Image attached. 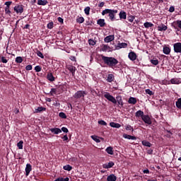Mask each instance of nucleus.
I'll use <instances>...</instances> for the list:
<instances>
[{
    "label": "nucleus",
    "instance_id": "obj_1",
    "mask_svg": "<svg viewBox=\"0 0 181 181\" xmlns=\"http://www.w3.org/2000/svg\"><path fill=\"white\" fill-rule=\"evenodd\" d=\"M100 57H101L102 63H103L106 67L113 69H117L119 62L115 57H107L103 54H100Z\"/></svg>",
    "mask_w": 181,
    "mask_h": 181
},
{
    "label": "nucleus",
    "instance_id": "obj_2",
    "mask_svg": "<svg viewBox=\"0 0 181 181\" xmlns=\"http://www.w3.org/2000/svg\"><path fill=\"white\" fill-rule=\"evenodd\" d=\"M104 97L105 98H107L108 101H110L113 104H117V103H118L119 105H124V103L122 102V97L121 96H117L115 99L114 96L106 92V93L104 95Z\"/></svg>",
    "mask_w": 181,
    "mask_h": 181
},
{
    "label": "nucleus",
    "instance_id": "obj_3",
    "mask_svg": "<svg viewBox=\"0 0 181 181\" xmlns=\"http://www.w3.org/2000/svg\"><path fill=\"white\" fill-rule=\"evenodd\" d=\"M118 13V10L105 8L102 11L103 16H105V15L108 14L109 19L111 22H114L115 21V14Z\"/></svg>",
    "mask_w": 181,
    "mask_h": 181
},
{
    "label": "nucleus",
    "instance_id": "obj_4",
    "mask_svg": "<svg viewBox=\"0 0 181 181\" xmlns=\"http://www.w3.org/2000/svg\"><path fill=\"white\" fill-rule=\"evenodd\" d=\"M23 8H24L23 5L19 4V5L16 6L13 8V9L17 15H22V13H23Z\"/></svg>",
    "mask_w": 181,
    "mask_h": 181
},
{
    "label": "nucleus",
    "instance_id": "obj_5",
    "mask_svg": "<svg viewBox=\"0 0 181 181\" xmlns=\"http://www.w3.org/2000/svg\"><path fill=\"white\" fill-rule=\"evenodd\" d=\"M172 26L176 30H181V20H177L172 23Z\"/></svg>",
    "mask_w": 181,
    "mask_h": 181
},
{
    "label": "nucleus",
    "instance_id": "obj_6",
    "mask_svg": "<svg viewBox=\"0 0 181 181\" xmlns=\"http://www.w3.org/2000/svg\"><path fill=\"white\" fill-rule=\"evenodd\" d=\"M66 69L67 70H69V71H70V73H71L72 77H74V76L76 75V70H77V68H76V66L73 65H67Z\"/></svg>",
    "mask_w": 181,
    "mask_h": 181
},
{
    "label": "nucleus",
    "instance_id": "obj_7",
    "mask_svg": "<svg viewBox=\"0 0 181 181\" xmlns=\"http://www.w3.org/2000/svg\"><path fill=\"white\" fill-rule=\"evenodd\" d=\"M175 53H181V42H177L173 45Z\"/></svg>",
    "mask_w": 181,
    "mask_h": 181
},
{
    "label": "nucleus",
    "instance_id": "obj_8",
    "mask_svg": "<svg viewBox=\"0 0 181 181\" xmlns=\"http://www.w3.org/2000/svg\"><path fill=\"white\" fill-rule=\"evenodd\" d=\"M84 94H85V95H87V92H86V91H83V92H82V91H77V92L74 94V97L75 98H76V99H78V98H81V97L84 98Z\"/></svg>",
    "mask_w": 181,
    "mask_h": 181
},
{
    "label": "nucleus",
    "instance_id": "obj_9",
    "mask_svg": "<svg viewBox=\"0 0 181 181\" xmlns=\"http://www.w3.org/2000/svg\"><path fill=\"white\" fill-rule=\"evenodd\" d=\"M141 119L145 122V124H148V125L152 124V120H151V117H149V115H144L141 118Z\"/></svg>",
    "mask_w": 181,
    "mask_h": 181
},
{
    "label": "nucleus",
    "instance_id": "obj_10",
    "mask_svg": "<svg viewBox=\"0 0 181 181\" xmlns=\"http://www.w3.org/2000/svg\"><path fill=\"white\" fill-rule=\"evenodd\" d=\"M115 37L114 36V35H108L104 38V42H105V43H110V42H112L113 40H115Z\"/></svg>",
    "mask_w": 181,
    "mask_h": 181
},
{
    "label": "nucleus",
    "instance_id": "obj_11",
    "mask_svg": "<svg viewBox=\"0 0 181 181\" xmlns=\"http://www.w3.org/2000/svg\"><path fill=\"white\" fill-rule=\"evenodd\" d=\"M49 131L52 133L54 134V135H59V134H61L62 129L57 127L52 128L49 129Z\"/></svg>",
    "mask_w": 181,
    "mask_h": 181
},
{
    "label": "nucleus",
    "instance_id": "obj_12",
    "mask_svg": "<svg viewBox=\"0 0 181 181\" xmlns=\"http://www.w3.org/2000/svg\"><path fill=\"white\" fill-rule=\"evenodd\" d=\"M128 47V44L126 42H122V43H119L117 46H116V49L117 50H119V49H125Z\"/></svg>",
    "mask_w": 181,
    "mask_h": 181
},
{
    "label": "nucleus",
    "instance_id": "obj_13",
    "mask_svg": "<svg viewBox=\"0 0 181 181\" xmlns=\"http://www.w3.org/2000/svg\"><path fill=\"white\" fill-rule=\"evenodd\" d=\"M129 59L134 62L136 60V54L134 52H130L128 55Z\"/></svg>",
    "mask_w": 181,
    "mask_h": 181
},
{
    "label": "nucleus",
    "instance_id": "obj_14",
    "mask_svg": "<svg viewBox=\"0 0 181 181\" xmlns=\"http://www.w3.org/2000/svg\"><path fill=\"white\" fill-rule=\"evenodd\" d=\"M114 165H115L114 162L110 161L108 163L103 164V168H104V169H111V168H112Z\"/></svg>",
    "mask_w": 181,
    "mask_h": 181
},
{
    "label": "nucleus",
    "instance_id": "obj_15",
    "mask_svg": "<svg viewBox=\"0 0 181 181\" xmlns=\"http://www.w3.org/2000/svg\"><path fill=\"white\" fill-rule=\"evenodd\" d=\"M30 172H32V165L28 163L25 167V175L29 176Z\"/></svg>",
    "mask_w": 181,
    "mask_h": 181
},
{
    "label": "nucleus",
    "instance_id": "obj_16",
    "mask_svg": "<svg viewBox=\"0 0 181 181\" xmlns=\"http://www.w3.org/2000/svg\"><path fill=\"white\" fill-rule=\"evenodd\" d=\"M106 80H107V83H112V81H114V80H115V76H114V74H110L107 75Z\"/></svg>",
    "mask_w": 181,
    "mask_h": 181
},
{
    "label": "nucleus",
    "instance_id": "obj_17",
    "mask_svg": "<svg viewBox=\"0 0 181 181\" xmlns=\"http://www.w3.org/2000/svg\"><path fill=\"white\" fill-rule=\"evenodd\" d=\"M97 24L99 25L100 28H104V26H105V20L100 18L97 21Z\"/></svg>",
    "mask_w": 181,
    "mask_h": 181
},
{
    "label": "nucleus",
    "instance_id": "obj_18",
    "mask_svg": "<svg viewBox=\"0 0 181 181\" xmlns=\"http://www.w3.org/2000/svg\"><path fill=\"white\" fill-rule=\"evenodd\" d=\"M170 83H171V84H180L181 81L180 78H173L170 79Z\"/></svg>",
    "mask_w": 181,
    "mask_h": 181
},
{
    "label": "nucleus",
    "instance_id": "obj_19",
    "mask_svg": "<svg viewBox=\"0 0 181 181\" xmlns=\"http://www.w3.org/2000/svg\"><path fill=\"white\" fill-rule=\"evenodd\" d=\"M158 30L159 32H163L165 30H168V26L165 25V24H161L158 26Z\"/></svg>",
    "mask_w": 181,
    "mask_h": 181
},
{
    "label": "nucleus",
    "instance_id": "obj_20",
    "mask_svg": "<svg viewBox=\"0 0 181 181\" xmlns=\"http://www.w3.org/2000/svg\"><path fill=\"white\" fill-rule=\"evenodd\" d=\"M123 138L125 139H132L133 141H136V136H131L129 134H123Z\"/></svg>",
    "mask_w": 181,
    "mask_h": 181
},
{
    "label": "nucleus",
    "instance_id": "obj_21",
    "mask_svg": "<svg viewBox=\"0 0 181 181\" xmlns=\"http://www.w3.org/2000/svg\"><path fill=\"white\" fill-rule=\"evenodd\" d=\"M101 50L102 52H111V47L107 45H103Z\"/></svg>",
    "mask_w": 181,
    "mask_h": 181
},
{
    "label": "nucleus",
    "instance_id": "obj_22",
    "mask_svg": "<svg viewBox=\"0 0 181 181\" xmlns=\"http://www.w3.org/2000/svg\"><path fill=\"white\" fill-rule=\"evenodd\" d=\"M47 79L49 81H54V80H56V78H54L52 73H48L47 75Z\"/></svg>",
    "mask_w": 181,
    "mask_h": 181
},
{
    "label": "nucleus",
    "instance_id": "obj_23",
    "mask_svg": "<svg viewBox=\"0 0 181 181\" xmlns=\"http://www.w3.org/2000/svg\"><path fill=\"white\" fill-rule=\"evenodd\" d=\"M119 19H127V12L121 11L119 13Z\"/></svg>",
    "mask_w": 181,
    "mask_h": 181
},
{
    "label": "nucleus",
    "instance_id": "obj_24",
    "mask_svg": "<svg viewBox=\"0 0 181 181\" xmlns=\"http://www.w3.org/2000/svg\"><path fill=\"white\" fill-rule=\"evenodd\" d=\"M144 116V111L142 110H139L135 113V117L136 118H143V117Z\"/></svg>",
    "mask_w": 181,
    "mask_h": 181
},
{
    "label": "nucleus",
    "instance_id": "obj_25",
    "mask_svg": "<svg viewBox=\"0 0 181 181\" xmlns=\"http://www.w3.org/2000/svg\"><path fill=\"white\" fill-rule=\"evenodd\" d=\"M117 180V176L115 175L112 174L107 176V181H116Z\"/></svg>",
    "mask_w": 181,
    "mask_h": 181
},
{
    "label": "nucleus",
    "instance_id": "obj_26",
    "mask_svg": "<svg viewBox=\"0 0 181 181\" xmlns=\"http://www.w3.org/2000/svg\"><path fill=\"white\" fill-rule=\"evenodd\" d=\"M49 4V1L47 0H38L37 1V5H41L42 6H45V5H47Z\"/></svg>",
    "mask_w": 181,
    "mask_h": 181
},
{
    "label": "nucleus",
    "instance_id": "obj_27",
    "mask_svg": "<svg viewBox=\"0 0 181 181\" xmlns=\"http://www.w3.org/2000/svg\"><path fill=\"white\" fill-rule=\"evenodd\" d=\"M42 111H46V107H38L37 109L35 110L34 112L35 114H37L39 112H42Z\"/></svg>",
    "mask_w": 181,
    "mask_h": 181
},
{
    "label": "nucleus",
    "instance_id": "obj_28",
    "mask_svg": "<svg viewBox=\"0 0 181 181\" xmlns=\"http://www.w3.org/2000/svg\"><path fill=\"white\" fill-rule=\"evenodd\" d=\"M128 103L133 104L134 105H135V104L136 103V98H135L134 97H130L129 98Z\"/></svg>",
    "mask_w": 181,
    "mask_h": 181
},
{
    "label": "nucleus",
    "instance_id": "obj_29",
    "mask_svg": "<svg viewBox=\"0 0 181 181\" xmlns=\"http://www.w3.org/2000/svg\"><path fill=\"white\" fill-rule=\"evenodd\" d=\"M110 125L112 127V128H121V124H120L115 123L114 122H110Z\"/></svg>",
    "mask_w": 181,
    "mask_h": 181
},
{
    "label": "nucleus",
    "instance_id": "obj_30",
    "mask_svg": "<svg viewBox=\"0 0 181 181\" xmlns=\"http://www.w3.org/2000/svg\"><path fill=\"white\" fill-rule=\"evenodd\" d=\"M112 146H109L105 149V151L107 152V153H108L109 155H114V150H112Z\"/></svg>",
    "mask_w": 181,
    "mask_h": 181
},
{
    "label": "nucleus",
    "instance_id": "obj_31",
    "mask_svg": "<svg viewBox=\"0 0 181 181\" xmlns=\"http://www.w3.org/2000/svg\"><path fill=\"white\" fill-rule=\"evenodd\" d=\"M141 144L142 145H144V146H147L148 148H151V146H152V144H151V142L146 140L142 141Z\"/></svg>",
    "mask_w": 181,
    "mask_h": 181
},
{
    "label": "nucleus",
    "instance_id": "obj_32",
    "mask_svg": "<svg viewBox=\"0 0 181 181\" xmlns=\"http://www.w3.org/2000/svg\"><path fill=\"white\" fill-rule=\"evenodd\" d=\"M163 52L164 54H170V48L169 47H164Z\"/></svg>",
    "mask_w": 181,
    "mask_h": 181
},
{
    "label": "nucleus",
    "instance_id": "obj_33",
    "mask_svg": "<svg viewBox=\"0 0 181 181\" xmlns=\"http://www.w3.org/2000/svg\"><path fill=\"white\" fill-rule=\"evenodd\" d=\"M144 26L146 29H149V28H152L153 26V23H149V22H146L144 23Z\"/></svg>",
    "mask_w": 181,
    "mask_h": 181
},
{
    "label": "nucleus",
    "instance_id": "obj_34",
    "mask_svg": "<svg viewBox=\"0 0 181 181\" xmlns=\"http://www.w3.org/2000/svg\"><path fill=\"white\" fill-rule=\"evenodd\" d=\"M90 138L95 141V142H97V144H99V142H101V141L100 140V139H98V136H95V135H92L90 136Z\"/></svg>",
    "mask_w": 181,
    "mask_h": 181
},
{
    "label": "nucleus",
    "instance_id": "obj_35",
    "mask_svg": "<svg viewBox=\"0 0 181 181\" xmlns=\"http://www.w3.org/2000/svg\"><path fill=\"white\" fill-rule=\"evenodd\" d=\"M6 15H8V16H11L12 11H11V7L10 8H4Z\"/></svg>",
    "mask_w": 181,
    "mask_h": 181
},
{
    "label": "nucleus",
    "instance_id": "obj_36",
    "mask_svg": "<svg viewBox=\"0 0 181 181\" xmlns=\"http://www.w3.org/2000/svg\"><path fill=\"white\" fill-rule=\"evenodd\" d=\"M64 170H67L68 172H70L71 169H73V167L70 165H66L63 167Z\"/></svg>",
    "mask_w": 181,
    "mask_h": 181
},
{
    "label": "nucleus",
    "instance_id": "obj_37",
    "mask_svg": "<svg viewBox=\"0 0 181 181\" xmlns=\"http://www.w3.org/2000/svg\"><path fill=\"white\" fill-rule=\"evenodd\" d=\"M175 105L177 108H179V110H181V98L177 99V101L175 103Z\"/></svg>",
    "mask_w": 181,
    "mask_h": 181
},
{
    "label": "nucleus",
    "instance_id": "obj_38",
    "mask_svg": "<svg viewBox=\"0 0 181 181\" xmlns=\"http://www.w3.org/2000/svg\"><path fill=\"white\" fill-rule=\"evenodd\" d=\"M76 22L77 23H83L84 22V17L78 16L76 18Z\"/></svg>",
    "mask_w": 181,
    "mask_h": 181
},
{
    "label": "nucleus",
    "instance_id": "obj_39",
    "mask_svg": "<svg viewBox=\"0 0 181 181\" xmlns=\"http://www.w3.org/2000/svg\"><path fill=\"white\" fill-rule=\"evenodd\" d=\"M70 180V179L69 177H66V178H64V177H58L57 178L56 180H54V181H69Z\"/></svg>",
    "mask_w": 181,
    "mask_h": 181
},
{
    "label": "nucleus",
    "instance_id": "obj_40",
    "mask_svg": "<svg viewBox=\"0 0 181 181\" xmlns=\"http://www.w3.org/2000/svg\"><path fill=\"white\" fill-rule=\"evenodd\" d=\"M59 117L60 118H62L63 119H66V118H67V115H66V113L61 112L59 113Z\"/></svg>",
    "mask_w": 181,
    "mask_h": 181
},
{
    "label": "nucleus",
    "instance_id": "obj_41",
    "mask_svg": "<svg viewBox=\"0 0 181 181\" xmlns=\"http://www.w3.org/2000/svg\"><path fill=\"white\" fill-rule=\"evenodd\" d=\"M151 64H153L154 66H158L159 64V61H158L157 59H153L151 60Z\"/></svg>",
    "mask_w": 181,
    "mask_h": 181
},
{
    "label": "nucleus",
    "instance_id": "obj_42",
    "mask_svg": "<svg viewBox=\"0 0 181 181\" xmlns=\"http://www.w3.org/2000/svg\"><path fill=\"white\" fill-rule=\"evenodd\" d=\"M0 62L1 63L6 64V63H8V59H6V57H2V56L0 55Z\"/></svg>",
    "mask_w": 181,
    "mask_h": 181
},
{
    "label": "nucleus",
    "instance_id": "obj_43",
    "mask_svg": "<svg viewBox=\"0 0 181 181\" xmlns=\"http://www.w3.org/2000/svg\"><path fill=\"white\" fill-rule=\"evenodd\" d=\"M17 146L18 148V149H23V141H20L18 144H17Z\"/></svg>",
    "mask_w": 181,
    "mask_h": 181
},
{
    "label": "nucleus",
    "instance_id": "obj_44",
    "mask_svg": "<svg viewBox=\"0 0 181 181\" xmlns=\"http://www.w3.org/2000/svg\"><path fill=\"white\" fill-rule=\"evenodd\" d=\"M134 20H135V16H129L127 17V21H129L131 23H132V22H134Z\"/></svg>",
    "mask_w": 181,
    "mask_h": 181
},
{
    "label": "nucleus",
    "instance_id": "obj_45",
    "mask_svg": "<svg viewBox=\"0 0 181 181\" xmlns=\"http://www.w3.org/2000/svg\"><path fill=\"white\" fill-rule=\"evenodd\" d=\"M22 62H23V58H22V57H17L16 58V63L21 64V63H22Z\"/></svg>",
    "mask_w": 181,
    "mask_h": 181
},
{
    "label": "nucleus",
    "instance_id": "obj_46",
    "mask_svg": "<svg viewBox=\"0 0 181 181\" xmlns=\"http://www.w3.org/2000/svg\"><path fill=\"white\" fill-rule=\"evenodd\" d=\"M88 43H89L90 46H95V45H96V42L94 41V40H93V39H89Z\"/></svg>",
    "mask_w": 181,
    "mask_h": 181
},
{
    "label": "nucleus",
    "instance_id": "obj_47",
    "mask_svg": "<svg viewBox=\"0 0 181 181\" xmlns=\"http://www.w3.org/2000/svg\"><path fill=\"white\" fill-rule=\"evenodd\" d=\"M37 55L38 56V57H40L41 59H45V56L43 55V53H42V52L39 50L37 51Z\"/></svg>",
    "mask_w": 181,
    "mask_h": 181
},
{
    "label": "nucleus",
    "instance_id": "obj_48",
    "mask_svg": "<svg viewBox=\"0 0 181 181\" xmlns=\"http://www.w3.org/2000/svg\"><path fill=\"white\" fill-rule=\"evenodd\" d=\"M126 131H132V132H134V127H132L131 125L128 124L126 128Z\"/></svg>",
    "mask_w": 181,
    "mask_h": 181
},
{
    "label": "nucleus",
    "instance_id": "obj_49",
    "mask_svg": "<svg viewBox=\"0 0 181 181\" xmlns=\"http://www.w3.org/2000/svg\"><path fill=\"white\" fill-rule=\"evenodd\" d=\"M90 6H87L85 8L84 12L86 15H90Z\"/></svg>",
    "mask_w": 181,
    "mask_h": 181
},
{
    "label": "nucleus",
    "instance_id": "obj_50",
    "mask_svg": "<svg viewBox=\"0 0 181 181\" xmlns=\"http://www.w3.org/2000/svg\"><path fill=\"white\" fill-rule=\"evenodd\" d=\"M35 70L36 73H39V72L42 71V67H40V66H36L35 67Z\"/></svg>",
    "mask_w": 181,
    "mask_h": 181
},
{
    "label": "nucleus",
    "instance_id": "obj_51",
    "mask_svg": "<svg viewBox=\"0 0 181 181\" xmlns=\"http://www.w3.org/2000/svg\"><path fill=\"white\" fill-rule=\"evenodd\" d=\"M54 25V23H53V22L52 21L47 24V28L48 29H52L53 28Z\"/></svg>",
    "mask_w": 181,
    "mask_h": 181
},
{
    "label": "nucleus",
    "instance_id": "obj_52",
    "mask_svg": "<svg viewBox=\"0 0 181 181\" xmlns=\"http://www.w3.org/2000/svg\"><path fill=\"white\" fill-rule=\"evenodd\" d=\"M4 5L6 6L5 8H11V5H12V1H6Z\"/></svg>",
    "mask_w": 181,
    "mask_h": 181
},
{
    "label": "nucleus",
    "instance_id": "obj_53",
    "mask_svg": "<svg viewBox=\"0 0 181 181\" xmlns=\"http://www.w3.org/2000/svg\"><path fill=\"white\" fill-rule=\"evenodd\" d=\"M98 122L100 125H107V122L104 120H99Z\"/></svg>",
    "mask_w": 181,
    "mask_h": 181
},
{
    "label": "nucleus",
    "instance_id": "obj_54",
    "mask_svg": "<svg viewBox=\"0 0 181 181\" xmlns=\"http://www.w3.org/2000/svg\"><path fill=\"white\" fill-rule=\"evenodd\" d=\"M61 131H62V132H64L65 134H67V132H69V129H67V127H62L61 129Z\"/></svg>",
    "mask_w": 181,
    "mask_h": 181
},
{
    "label": "nucleus",
    "instance_id": "obj_55",
    "mask_svg": "<svg viewBox=\"0 0 181 181\" xmlns=\"http://www.w3.org/2000/svg\"><path fill=\"white\" fill-rule=\"evenodd\" d=\"M61 88H62V91H67V89H66L67 88V86H66V85L62 86Z\"/></svg>",
    "mask_w": 181,
    "mask_h": 181
},
{
    "label": "nucleus",
    "instance_id": "obj_56",
    "mask_svg": "<svg viewBox=\"0 0 181 181\" xmlns=\"http://www.w3.org/2000/svg\"><path fill=\"white\" fill-rule=\"evenodd\" d=\"M33 67H32V65H28L25 66V70L27 71H30L32 70Z\"/></svg>",
    "mask_w": 181,
    "mask_h": 181
},
{
    "label": "nucleus",
    "instance_id": "obj_57",
    "mask_svg": "<svg viewBox=\"0 0 181 181\" xmlns=\"http://www.w3.org/2000/svg\"><path fill=\"white\" fill-rule=\"evenodd\" d=\"M45 94H48V95H54L56 94V91H50L49 93H46Z\"/></svg>",
    "mask_w": 181,
    "mask_h": 181
},
{
    "label": "nucleus",
    "instance_id": "obj_58",
    "mask_svg": "<svg viewBox=\"0 0 181 181\" xmlns=\"http://www.w3.org/2000/svg\"><path fill=\"white\" fill-rule=\"evenodd\" d=\"M169 12H175V6H171L169 8Z\"/></svg>",
    "mask_w": 181,
    "mask_h": 181
},
{
    "label": "nucleus",
    "instance_id": "obj_59",
    "mask_svg": "<svg viewBox=\"0 0 181 181\" xmlns=\"http://www.w3.org/2000/svg\"><path fill=\"white\" fill-rule=\"evenodd\" d=\"M104 5H105V3L104 1H102L100 2L99 4H98V7L99 8H103L104 6Z\"/></svg>",
    "mask_w": 181,
    "mask_h": 181
},
{
    "label": "nucleus",
    "instance_id": "obj_60",
    "mask_svg": "<svg viewBox=\"0 0 181 181\" xmlns=\"http://www.w3.org/2000/svg\"><path fill=\"white\" fill-rule=\"evenodd\" d=\"M146 94H148V95H153L155 93L153 91H146Z\"/></svg>",
    "mask_w": 181,
    "mask_h": 181
},
{
    "label": "nucleus",
    "instance_id": "obj_61",
    "mask_svg": "<svg viewBox=\"0 0 181 181\" xmlns=\"http://www.w3.org/2000/svg\"><path fill=\"white\" fill-rule=\"evenodd\" d=\"M62 139H63V141H69V137L67 136L66 134L64 135V136L62 137Z\"/></svg>",
    "mask_w": 181,
    "mask_h": 181
},
{
    "label": "nucleus",
    "instance_id": "obj_62",
    "mask_svg": "<svg viewBox=\"0 0 181 181\" xmlns=\"http://www.w3.org/2000/svg\"><path fill=\"white\" fill-rule=\"evenodd\" d=\"M69 59L71 60V62H76V57L74 56H71Z\"/></svg>",
    "mask_w": 181,
    "mask_h": 181
},
{
    "label": "nucleus",
    "instance_id": "obj_63",
    "mask_svg": "<svg viewBox=\"0 0 181 181\" xmlns=\"http://www.w3.org/2000/svg\"><path fill=\"white\" fill-rule=\"evenodd\" d=\"M57 21H58V22H59V23H63V18H62L59 17V18H57Z\"/></svg>",
    "mask_w": 181,
    "mask_h": 181
},
{
    "label": "nucleus",
    "instance_id": "obj_64",
    "mask_svg": "<svg viewBox=\"0 0 181 181\" xmlns=\"http://www.w3.org/2000/svg\"><path fill=\"white\" fill-rule=\"evenodd\" d=\"M29 28H30V25L26 24V25L23 27V29H29Z\"/></svg>",
    "mask_w": 181,
    "mask_h": 181
}]
</instances>
